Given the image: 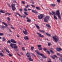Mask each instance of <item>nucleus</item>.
Instances as JSON below:
<instances>
[{"label": "nucleus", "instance_id": "18", "mask_svg": "<svg viewBox=\"0 0 62 62\" xmlns=\"http://www.w3.org/2000/svg\"><path fill=\"white\" fill-rule=\"evenodd\" d=\"M35 52L38 54H39L40 55V54H41V53H39V51L38 50H35Z\"/></svg>", "mask_w": 62, "mask_h": 62}, {"label": "nucleus", "instance_id": "50", "mask_svg": "<svg viewBox=\"0 0 62 62\" xmlns=\"http://www.w3.org/2000/svg\"><path fill=\"white\" fill-rule=\"evenodd\" d=\"M9 56H12V55H11V54L9 53L8 54Z\"/></svg>", "mask_w": 62, "mask_h": 62}, {"label": "nucleus", "instance_id": "54", "mask_svg": "<svg viewBox=\"0 0 62 62\" xmlns=\"http://www.w3.org/2000/svg\"><path fill=\"white\" fill-rule=\"evenodd\" d=\"M22 49L23 51H24V47H22Z\"/></svg>", "mask_w": 62, "mask_h": 62}, {"label": "nucleus", "instance_id": "5", "mask_svg": "<svg viewBox=\"0 0 62 62\" xmlns=\"http://www.w3.org/2000/svg\"><path fill=\"white\" fill-rule=\"evenodd\" d=\"M38 18L39 19H42L43 18V15L41 14L39 16H38Z\"/></svg>", "mask_w": 62, "mask_h": 62}, {"label": "nucleus", "instance_id": "44", "mask_svg": "<svg viewBox=\"0 0 62 62\" xmlns=\"http://www.w3.org/2000/svg\"><path fill=\"white\" fill-rule=\"evenodd\" d=\"M51 5L53 7H54L55 6V4H52Z\"/></svg>", "mask_w": 62, "mask_h": 62}, {"label": "nucleus", "instance_id": "40", "mask_svg": "<svg viewBox=\"0 0 62 62\" xmlns=\"http://www.w3.org/2000/svg\"><path fill=\"white\" fill-rule=\"evenodd\" d=\"M47 52L49 54H50V51H47Z\"/></svg>", "mask_w": 62, "mask_h": 62}, {"label": "nucleus", "instance_id": "53", "mask_svg": "<svg viewBox=\"0 0 62 62\" xmlns=\"http://www.w3.org/2000/svg\"><path fill=\"white\" fill-rule=\"evenodd\" d=\"M22 3L23 4H25V3H24V1H22Z\"/></svg>", "mask_w": 62, "mask_h": 62}, {"label": "nucleus", "instance_id": "59", "mask_svg": "<svg viewBox=\"0 0 62 62\" xmlns=\"http://www.w3.org/2000/svg\"><path fill=\"white\" fill-rule=\"evenodd\" d=\"M34 13H36L37 14V13H38V12H37L36 11H35V12H34Z\"/></svg>", "mask_w": 62, "mask_h": 62}, {"label": "nucleus", "instance_id": "57", "mask_svg": "<svg viewBox=\"0 0 62 62\" xmlns=\"http://www.w3.org/2000/svg\"><path fill=\"white\" fill-rule=\"evenodd\" d=\"M39 59H40L42 60V61H43V59H42V58H40Z\"/></svg>", "mask_w": 62, "mask_h": 62}, {"label": "nucleus", "instance_id": "37", "mask_svg": "<svg viewBox=\"0 0 62 62\" xmlns=\"http://www.w3.org/2000/svg\"><path fill=\"white\" fill-rule=\"evenodd\" d=\"M51 45V43H49L48 44V46H50Z\"/></svg>", "mask_w": 62, "mask_h": 62}, {"label": "nucleus", "instance_id": "3", "mask_svg": "<svg viewBox=\"0 0 62 62\" xmlns=\"http://www.w3.org/2000/svg\"><path fill=\"white\" fill-rule=\"evenodd\" d=\"M15 4H12L11 5L13 11H15V10L16 9V8H15Z\"/></svg>", "mask_w": 62, "mask_h": 62}, {"label": "nucleus", "instance_id": "42", "mask_svg": "<svg viewBox=\"0 0 62 62\" xmlns=\"http://www.w3.org/2000/svg\"><path fill=\"white\" fill-rule=\"evenodd\" d=\"M7 18L8 21H10V19L9 17H7Z\"/></svg>", "mask_w": 62, "mask_h": 62}, {"label": "nucleus", "instance_id": "51", "mask_svg": "<svg viewBox=\"0 0 62 62\" xmlns=\"http://www.w3.org/2000/svg\"><path fill=\"white\" fill-rule=\"evenodd\" d=\"M19 10L20 11V12H22V10L21 9H19Z\"/></svg>", "mask_w": 62, "mask_h": 62}, {"label": "nucleus", "instance_id": "31", "mask_svg": "<svg viewBox=\"0 0 62 62\" xmlns=\"http://www.w3.org/2000/svg\"><path fill=\"white\" fill-rule=\"evenodd\" d=\"M0 55H1L2 56H4V55L2 53H0Z\"/></svg>", "mask_w": 62, "mask_h": 62}, {"label": "nucleus", "instance_id": "33", "mask_svg": "<svg viewBox=\"0 0 62 62\" xmlns=\"http://www.w3.org/2000/svg\"><path fill=\"white\" fill-rule=\"evenodd\" d=\"M5 50H6V52H8V53H9V51H8V50L7 49H5Z\"/></svg>", "mask_w": 62, "mask_h": 62}, {"label": "nucleus", "instance_id": "20", "mask_svg": "<svg viewBox=\"0 0 62 62\" xmlns=\"http://www.w3.org/2000/svg\"><path fill=\"white\" fill-rule=\"evenodd\" d=\"M28 59L30 61H32L33 60V59L31 58V56L30 57H29L28 58Z\"/></svg>", "mask_w": 62, "mask_h": 62}, {"label": "nucleus", "instance_id": "32", "mask_svg": "<svg viewBox=\"0 0 62 62\" xmlns=\"http://www.w3.org/2000/svg\"><path fill=\"white\" fill-rule=\"evenodd\" d=\"M52 12L54 15L55 14V12H54L53 11H52Z\"/></svg>", "mask_w": 62, "mask_h": 62}, {"label": "nucleus", "instance_id": "47", "mask_svg": "<svg viewBox=\"0 0 62 62\" xmlns=\"http://www.w3.org/2000/svg\"><path fill=\"white\" fill-rule=\"evenodd\" d=\"M57 1L59 3H60V0H57Z\"/></svg>", "mask_w": 62, "mask_h": 62}, {"label": "nucleus", "instance_id": "64", "mask_svg": "<svg viewBox=\"0 0 62 62\" xmlns=\"http://www.w3.org/2000/svg\"><path fill=\"white\" fill-rule=\"evenodd\" d=\"M42 32L43 33H45V31H42Z\"/></svg>", "mask_w": 62, "mask_h": 62}, {"label": "nucleus", "instance_id": "35", "mask_svg": "<svg viewBox=\"0 0 62 62\" xmlns=\"http://www.w3.org/2000/svg\"><path fill=\"white\" fill-rule=\"evenodd\" d=\"M16 14H17V15H18L19 16H20V17H23L22 16H21V15H20V14H19L16 13Z\"/></svg>", "mask_w": 62, "mask_h": 62}, {"label": "nucleus", "instance_id": "14", "mask_svg": "<svg viewBox=\"0 0 62 62\" xmlns=\"http://www.w3.org/2000/svg\"><path fill=\"white\" fill-rule=\"evenodd\" d=\"M24 39H25V40H28V39H29L28 37H27V36L24 37Z\"/></svg>", "mask_w": 62, "mask_h": 62}, {"label": "nucleus", "instance_id": "28", "mask_svg": "<svg viewBox=\"0 0 62 62\" xmlns=\"http://www.w3.org/2000/svg\"><path fill=\"white\" fill-rule=\"evenodd\" d=\"M50 51L52 54H54V51H53L52 50H50Z\"/></svg>", "mask_w": 62, "mask_h": 62}, {"label": "nucleus", "instance_id": "1", "mask_svg": "<svg viewBox=\"0 0 62 62\" xmlns=\"http://www.w3.org/2000/svg\"><path fill=\"white\" fill-rule=\"evenodd\" d=\"M53 38L54 40V41L55 42H57L59 40V38L57 36H53Z\"/></svg>", "mask_w": 62, "mask_h": 62}, {"label": "nucleus", "instance_id": "22", "mask_svg": "<svg viewBox=\"0 0 62 62\" xmlns=\"http://www.w3.org/2000/svg\"><path fill=\"white\" fill-rule=\"evenodd\" d=\"M57 55H59L60 57H62V54L60 55L59 53H57Z\"/></svg>", "mask_w": 62, "mask_h": 62}, {"label": "nucleus", "instance_id": "7", "mask_svg": "<svg viewBox=\"0 0 62 62\" xmlns=\"http://www.w3.org/2000/svg\"><path fill=\"white\" fill-rule=\"evenodd\" d=\"M14 50H15V51H17V50L16 49L18 48V46H14L13 47Z\"/></svg>", "mask_w": 62, "mask_h": 62}, {"label": "nucleus", "instance_id": "26", "mask_svg": "<svg viewBox=\"0 0 62 62\" xmlns=\"http://www.w3.org/2000/svg\"><path fill=\"white\" fill-rule=\"evenodd\" d=\"M47 26L48 27H49L50 28H51V26L49 24H47Z\"/></svg>", "mask_w": 62, "mask_h": 62}, {"label": "nucleus", "instance_id": "38", "mask_svg": "<svg viewBox=\"0 0 62 62\" xmlns=\"http://www.w3.org/2000/svg\"><path fill=\"white\" fill-rule=\"evenodd\" d=\"M39 50H41L42 49V47H40L39 48Z\"/></svg>", "mask_w": 62, "mask_h": 62}, {"label": "nucleus", "instance_id": "39", "mask_svg": "<svg viewBox=\"0 0 62 62\" xmlns=\"http://www.w3.org/2000/svg\"><path fill=\"white\" fill-rule=\"evenodd\" d=\"M31 6H32V7L33 8H35V6L34 5H31Z\"/></svg>", "mask_w": 62, "mask_h": 62}, {"label": "nucleus", "instance_id": "10", "mask_svg": "<svg viewBox=\"0 0 62 62\" xmlns=\"http://www.w3.org/2000/svg\"><path fill=\"white\" fill-rule=\"evenodd\" d=\"M10 41L11 42H13V43H16V41H15L14 40L11 39Z\"/></svg>", "mask_w": 62, "mask_h": 62}, {"label": "nucleus", "instance_id": "6", "mask_svg": "<svg viewBox=\"0 0 62 62\" xmlns=\"http://www.w3.org/2000/svg\"><path fill=\"white\" fill-rule=\"evenodd\" d=\"M37 34L38 35H39V37H41L42 38H43L44 37V36H43L42 35H41V34H40L39 33H37Z\"/></svg>", "mask_w": 62, "mask_h": 62}, {"label": "nucleus", "instance_id": "56", "mask_svg": "<svg viewBox=\"0 0 62 62\" xmlns=\"http://www.w3.org/2000/svg\"><path fill=\"white\" fill-rule=\"evenodd\" d=\"M33 49H34V47L32 46L31 47V50H33Z\"/></svg>", "mask_w": 62, "mask_h": 62}, {"label": "nucleus", "instance_id": "61", "mask_svg": "<svg viewBox=\"0 0 62 62\" xmlns=\"http://www.w3.org/2000/svg\"><path fill=\"white\" fill-rule=\"evenodd\" d=\"M54 56L56 58H57V56H56V55H54Z\"/></svg>", "mask_w": 62, "mask_h": 62}, {"label": "nucleus", "instance_id": "52", "mask_svg": "<svg viewBox=\"0 0 62 62\" xmlns=\"http://www.w3.org/2000/svg\"><path fill=\"white\" fill-rule=\"evenodd\" d=\"M32 56H35V54H34L32 53Z\"/></svg>", "mask_w": 62, "mask_h": 62}, {"label": "nucleus", "instance_id": "30", "mask_svg": "<svg viewBox=\"0 0 62 62\" xmlns=\"http://www.w3.org/2000/svg\"><path fill=\"white\" fill-rule=\"evenodd\" d=\"M7 4L8 5V7H9V8H11V6H10V4H9L7 3Z\"/></svg>", "mask_w": 62, "mask_h": 62}, {"label": "nucleus", "instance_id": "16", "mask_svg": "<svg viewBox=\"0 0 62 62\" xmlns=\"http://www.w3.org/2000/svg\"><path fill=\"white\" fill-rule=\"evenodd\" d=\"M44 21L45 22H47V16L45 17L44 19Z\"/></svg>", "mask_w": 62, "mask_h": 62}, {"label": "nucleus", "instance_id": "41", "mask_svg": "<svg viewBox=\"0 0 62 62\" xmlns=\"http://www.w3.org/2000/svg\"><path fill=\"white\" fill-rule=\"evenodd\" d=\"M43 49H44V51H45V52H46V50H47L46 48H45Z\"/></svg>", "mask_w": 62, "mask_h": 62}, {"label": "nucleus", "instance_id": "48", "mask_svg": "<svg viewBox=\"0 0 62 62\" xmlns=\"http://www.w3.org/2000/svg\"><path fill=\"white\" fill-rule=\"evenodd\" d=\"M2 35H4V34L3 33H0V36H2Z\"/></svg>", "mask_w": 62, "mask_h": 62}, {"label": "nucleus", "instance_id": "21", "mask_svg": "<svg viewBox=\"0 0 62 62\" xmlns=\"http://www.w3.org/2000/svg\"><path fill=\"white\" fill-rule=\"evenodd\" d=\"M36 9H37L38 10H40V8L39 7H36Z\"/></svg>", "mask_w": 62, "mask_h": 62}, {"label": "nucleus", "instance_id": "25", "mask_svg": "<svg viewBox=\"0 0 62 62\" xmlns=\"http://www.w3.org/2000/svg\"><path fill=\"white\" fill-rule=\"evenodd\" d=\"M54 18L56 20H57V18L56 16L55 15H54Z\"/></svg>", "mask_w": 62, "mask_h": 62}, {"label": "nucleus", "instance_id": "63", "mask_svg": "<svg viewBox=\"0 0 62 62\" xmlns=\"http://www.w3.org/2000/svg\"><path fill=\"white\" fill-rule=\"evenodd\" d=\"M2 23L3 24H5L6 23H5V22H2Z\"/></svg>", "mask_w": 62, "mask_h": 62}, {"label": "nucleus", "instance_id": "12", "mask_svg": "<svg viewBox=\"0 0 62 62\" xmlns=\"http://www.w3.org/2000/svg\"><path fill=\"white\" fill-rule=\"evenodd\" d=\"M13 45H15V46H16V44H12V43H11V44L10 45V46H11V48H13Z\"/></svg>", "mask_w": 62, "mask_h": 62}, {"label": "nucleus", "instance_id": "45", "mask_svg": "<svg viewBox=\"0 0 62 62\" xmlns=\"http://www.w3.org/2000/svg\"><path fill=\"white\" fill-rule=\"evenodd\" d=\"M1 28H5V26H1Z\"/></svg>", "mask_w": 62, "mask_h": 62}, {"label": "nucleus", "instance_id": "34", "mask_svg": "<svg viewBox=\"0 0 62 62\" xmlns=\"http://www.w3.org/2000/svg\"><path fill=\"white\" fill-rule=\"evenodd\" d=\"M51 57L52 58H53V59H55V57H53L52 56H51Z\"/></svg>", "mask_w": 62, "mask_h": 62}, {"label": "nucleus", "instance_id": "2", "mask_svg": "<svg viewBox=\"0 0 62 62\" xmlns=\"http://www.w3.org/2000/svg\"><path fill=\"white\" fill-rule=\"evenodd\" d=\"M56 14L58 16L59 18L60 19H61V17L60 14L59 12V10H58L56 11Z\"/></svg>", "mask_w": 62, "mask_h": 62}, {"label": "nucleus", "instance_id": "4", "mask_svg": "<svg viewBox=\"0 0 62 62\" xmlns=\"http://www.w3.org/2000/svg\"><path fill=\"white\" fill-rule=\"evenodd\" d=\"M24 29L25 31H24L23 30V33H24L25 35H27L28 33L27 32V30L24 28Z\"/></svg>", "mask_w": 62, "mask_h": 62}, {"label": "nucleus", "instance_id": "17", "mask_svg": "<svg viewBox=\"0 0 62 62\" xmlns=\"http://www.w3.org/2000/svg\"><path fill=\"white\" fill-rule=\"evenodd\" d=\"M56 50L57 51H60L62 49L60 48L57 47L56 48Z\"/></svg>", "mask_w": 62, "mask_h": 62}, {"label": "nucleus", "instance_id": "24", "mask_svg": "<svg viewBox=\"0 0 62 62\" xmlns=\"http://www.w3.org/2000/svg\"><path fill=\"white\" fill-rule=\"evenodd\" d=\"M25 8H28L29 7H30V6L27 5L26 6H25Z\"/></svg>", "mask_w": 62, "mask_h": 62}, {"label": "nucleus", "instance_id": "8", "mask_svg": "<svg viewBox=\"0 0 62 62\" xmlns=\"http://www.w3.org/2000/svg\"><path fill=\"white\" fill-rule=\"evenodd\" d=\"M40 55H41L42 57H43V58L44 59V58H46L47 57L46 56H44V55L43 54H40Z\"/></svg>", "mask_w": 62, "mask_h": 62}, {"label": "nucleus", "instance_id": "29", "mask_svg": "<svg viewBox=\"0 0 62 62\" xmlns=\"http://www.w3.org/2000/svg\"><path fill=\"white\" fill-rule=\"evenodd\" d=\"M47 35L49 36H51V34L48 33H47Z\"/></svg>", "mask_w": 62, "mask_h": 62}, {"label": "nucleus", "instance_id": "19", "mask_svg": "<svg viewBox=\"0 0 62 62\" xmlns=\"http://www.w3.org/2000/svg\"><path fill=\"white\" fill-rule=\"evenodd\" d=\"M47 21L50 20V16H47Z\"/></svg>", "mask_w": 62, "mask_h": 62}, {"label": "nucleus", "instance_id": "46", "mask_svg": "<svg viewBox=\"0 0 62 62\" xmlns=\"http://www.w3.org/2000/svg\"><path fill=\"white\" fill-rule=\"evenodd\" d=\"M32 12H33V13H35V11H36L35 10H32Z\"/></svg>", "mask_w": 62, "mask_h": 62}, {"label": "nucleus", "instance_id": "49", "mask_svg": "<svg viewBox=\"0 0 62 62\" xmlns=\"http://www.w3.org/2000/svg\"><path fill=\"white\" fill-rule=\"evenodd\" d=\"M38 47L39 48L41 46V45H38Z\"/></svg>", "mask_w": 62, "mask_h": 62}, {"label": "nucleus", "instance_id": "36", "mask_svg": "<svg viewBox=\"0 0 62 62\" xmlns=\"http://www.w3.org/2000/svg\"><path fill=\"white\" fill-rule=\"evenodd\" d=\"M23 9L24 11H27V9L26 8H24Z\"/></svg>", "mask_w": 62, "mask_h": 62}, {"label": "nucleus", "instance_id": "55", "mask_svg": "<svg viewBox=\"0 0 62 62\" xmlns=\"http://www.w3.org/2000/svg\"><path fill=\"white\" fill-rule=\"evenodd\" d=\"M59 60L62 62V58H59Z\"/></svg>", "mask_w": 62, "mask_h": 62}, {"label": "nucleus", "instance_id": "9", "mask_svg": "<svg viewBox=\"0 0 62 62\" xmlns=\"http://www.w3.org/2000/svg\"><path fill=\"white\" fill-rule=\"evenodd\" d=\"M26 19H27V22H29V23H30L31 21V20L29 18H28V17H26Z\"/></svg>", "mask_w": 62, "mask_h": 62}, {"label": "nucleus", "instance_id": "60", "mask_svg": "<svg viewBox=\"0 0 62 62\" xmlns=\"http://www.w3.org/2000/svg\"><path fill=\"white\" fill-rule=\"evenodd\" d=\"M11 27V28H12V29H14V27Z\"/></svg>", "mask_w": 62, "mask_h": 62}, {"label": "nucleus", "instance_id": "13", "mask_svg": "<svg viewBox=\"0 0 62 62\" xmlns=\"http://www.w3.org/2000/svg\"><path fill=\"white\" fill-rule=\"evenodd\" d=\"M0 12L1 13H4L6 12V11L1 9L0 10Z\"/></svg>", "mask_w": 62, "mask_h": 62}, {"label": "nucleus", "instance_id": "43", "mask_svg": "<svg viewBox=\"0 0 62 62\" xmlns=\"http://www.w3.org/2000/svg\"><path fill=\"white\" fill-rule=\"evenodd\" d=\"M7 43H10V40H8V41L7 42Z\"/></svg>", "mask_w": 62, "mask_h": 62}, {"label": "nucleus", "instance_id": "15", "mask_svg": "<svg viewBox=\"0 0 62 62\" xmlns=\"http://www.w3.org/2000/svg\"><path fill=\"white\" fill-rule=\"evenodd\" d=\"M35 25L36 27H37V28H38V29H39V25H38V24H35Z\"/></svg>", "mask_w": 62, "mask_h": 62}, {"label": "nucleus", "instance_id": "58", "mask_svg": "<svg viewBox=\"0 0 62 62\" xmlns=\"http://www.w3.org/2000/svg\"><path fill=\"white\" fill-rule=\"evenodd\" d=\"M8 28L9 30V31H10V32H11L12 31L11 30H10V29H9V28Z\"/></svg>", "mask_w": 62, "mask_h": 62}, {"label": "nucleus", "instance_id": "23", "mask_svg": "<svg viewBox=\"0 0 62 62\" xmlns=\"http://www.w3.org/2000/svg\"><path fill=\"white\" fill-rule=\"evenodd\" d=\"M2 39V41H6V39L5 38L3 37Z\"/></svg>", "mask_w": 62, "mask_h": 62}, {"label": "nucleus", "instance_id": "62", "mask_svg": "<svg viewBox=\"0 0 62 62\" xmlns=\"http://www.w3.org/2000/svg\"><path fill=\"white\" fill-rule=\"evenodd\" d=\"M4 25H5V26H7L8 25V24L6 23H5V24H4Z\"/></svg>", "mask_w": 62, "mask_h": 62}, {"label": "nucleus", "instance_id": "11", "mask_svg": "<svg viewBox=\"0 0 62 62\" xmlns=\"http://www.w3.org/2000/svg\"><path fill=\"white\" fill-rule=\"evenodd\" d=\"M30 53H27L26 54L27 56L29 58V57H31V56L30 55Z\"/></svg>", "mask_w": 62, "mask_h": 62}, {"label": "nucleus", "instance_id": "27", "mask_svg": "<svg viewBox=\"0 0 62 62\" xmlns=\"http://www.w3.org/2000/svg\"><path fill=\"white\" fill-rule=\"evenodd\" d=\"M24 14H25V15H28V14H27V12H24Z\"/></svg>", "mask_w": 62, "mask_h": 62}]
</instances>
